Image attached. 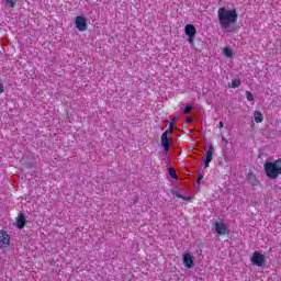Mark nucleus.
<instances>
[{"label":"nucleus","mask_w":281,"mask_h":281,"mask_svg":"<svg viewBox=\"0 0 281 281\" xmlns=\"http://www.w3.org/2000/svg\"><path fill=\"white\" fill-rule=\"evenodd\" d=\"M188 41L190 44L194 43V36H189Z\"/></svg>","instance_id":"obj_23"},{"label":"nucleus","mask_w":281,"mask_h":281,"mask_svg":"<svg viewBox=\"0 0 281 281\" xmlns=\"http://www.w3.org/2000/svg\"><path fill=\"white\" fill-rule=\"evenodd\" d=\"M16 227L18 229H23V227H25V215L23 213H20L16 218Z\"/></svg>","instance_id":"obj_12"},{"label":"nucleus","mask_w":281,"mask_h":281,"mask_svg":"<svg viewBox=\"0 0 281 281\" xmlns=\"http://www.w3.org/2000/svg\"><path fill=\"white\" fill-rule=\"evenodd\" d=\"M223 54H224V56H226L227 58H232V57L234 56V52H232V48H229V47H224Z\"/></svg>","instance_id":"obj_14"},{"label":"nucleus","mask_w":281,"mask_h":281,"mask_svg":"<svg viewBox=\"0 0 281 281\" xmlns=\"http://www.w3.org/2000/svg\"><path fill=\"white\" fill-rule=\"evenodd\" d=\"M173 131H175V120H172V122L169 124L168 135H172Z\"/></svg>","instance_id":"obj_18"},{"label":"nucleus","mask_w":281,"mask_h":281,"mask_svg":"<svg viewBox=\"0 0 281 281\" xmlns=\"http://www.w3.org/2000/svg\"><path fill=\"white\" fill-rule=\"evenodd\" d=\"M250 261L256 267H262L266 262L265 255L260 254V251H255L250 258Z\"/></svg>","instance_id":"obj_4"},{"label":"nucleus","mask_w":281,"mask_h":281,"mask_svg":"<svg viewBox=\"0 0 281 281\" xmlns=\"http://www.w3.org/2000/svg\"><path fill=\"white\" fill-rule=\"evenodd\" d=\"M8 3L9 8H14L16 5V0H5Z\"/></svg>","instance_id":"obj_19"},{"label":"nucleus","mask_w":281,"mask_h":281,"mask_svg":"<svg viewBox=\"0 0 281 281\" xmlns=\"http://www.w3.org/2000/svg\"><path fill=\"white\" fill-rule=\"evenodd\" d=\"M222 139H223V142H225V143L227 144V140H226V138H225V137H222Z\"/></svg>","instance_id":"obj_26"},{"label":"nucleus","mask_w":281,"mask_h":281,"mask_svg":"<svg viewBox=\"0 0 281 281\" xmlns=\"http://www.w3.org/2000/svg\"><path fill=\"white\" fill-rule=\"evenodd\" d=\"M186 122H188L189 124L192 123V117H187Z\"/></svg>","instance_id":"obj_24"},{"label":"nucleus","mask_w":281,"mask_h":281,"mask_svg":"<svg viewBox=\"0 0 281 281\" xmlns=\"http://www.w3.org/2000/svg\"><path fill=\"white\" fill-rule=\"evenodd\" d=\"M12 240L8 232L0 229V249H8Z\"/></svg>","instance_id":"obj_3"},{"label":"nucleus","mask_w":281,"mask_h":281,"mask_svg":"<svg viewBox=\"0 0 281 281\" xmlns=\"http://www.w3.org/2000/svg\"><path fill=\"white\" fill-rule=\"evenodd\" d=\"M164 153H170V137H168V131H165L160 138Z\"/></svg>","instance_id":"obj_6"},{"label":"nucleus","mask_w":281,"mask_h":281,"mask_svg":"<svg viewBox=\"0 0 281 281\" xmlns=\"http://www.w3.org/2000/svg\"><path fill=\"white\" fill-rule=\"evenodd\" d=\"M215 232L220 236H225V234H227V226H225V223H223V222H216L215 223Z\"/></svg>","instance_id":"obj_10"},{"label":"nucleus","mask_w":281,"mask_h":281,"mask_svg":"<svg viewBox=\"0 0 281 281\" xmlns=\"http://www.w3.org/2000/svg\"><path fill=\"white\" fill-rule=\"evenodd\" d=\"M169 176L171 177V179H177V171H175V168H169Z\"/></svg>","instance_id":"obj_17"},{"label":"nucleus","mask_w":281,"mask_h":281,"mask_svg":"<svg viewBox=\"0 0 281 281\" xmlns=\"http://www.w3.org/2000/svg\"><path fill=\"white\" fill-rule=\"evenodd\" d=\"M217 16L223 30H229V25L238 21V13L236 12V9L227 10L225 8H220Z\"/></svg>","instance_id":"obj_1"},{"label":"nucleus","mask_w":281,"mask_h":281,"mask_svg":"<svg viewBox=\"0 0 281 281\" xmlns=\"http://www.w3.org/2000/svg\"><path fill=\"white\" fill-rule=\"evenodd\" d=\"M247 181L250 186H252V188H258L260 186V181L258 180V178L256 177V173H254V171H249L247 173Z\"/></svg>","instance_id":"obj_7"},{"label":"nucleus","mask_w":281,"mask_h":281,"mask_svg":"<svg viewBox=\"0 0 281 281\" xmlns=\"http://www.w3.org/2000/svg\"><path fill=\"white\" fill-rule=\"evenodd\" d=\"M182 260L187 269H192V267H194V259L192 258V255H190V252H184L182 255Z\"/></svg>","instance_id":"obj_8"},{"label":"nucleus","mask_w":281,"mask_h":281,"mask_svg":"<svg viewBox=\"0 0 281 281\" xmlns=\"http://www.w3.org/2000/svg\"><path fill=\"white\" fill-rule=\"evenodd\" d=\"M201 179H203V175L199 173L198 175V184L199 186L201 184Z\"/></svg>","instance_id":"obj_21"},{"label":"nucleus","mask_w":281,"mask_h":281,"mask_svg":"<svg viewBox=\"0 0 281 281\" xmlns=\"http://www.w3.org/2000/svg\"><path fill=\"white\" fill-rule=\"evenodd\" d=\"M254 119H255L256 124H261V122L265 120V116H262V112L255 111Z\"/></svg>","instance_id":"obj_13"},{"label":"nucleus","mask_w":281,"mask_h":281,"mask_svg":"<svg viewBox=\"0 0 281 281\" xmlns=\"http://www.w3.org/2000/svg\"><path fill=\"white\" fill-rule=\"evenodd\" d=\"M263 170L268 179H278V177L281 176V159L266 162L263 165Z\"/></svg>","instance_id":"obj_2"},{"label":"nucleus","mask_w":281,"mask_h":281,"mask_svg":"<svg viewBox=\"0 0 281 281\" xmlns=\"http://www.w3.org/2000/svg\"><path fill=\"white\" fill-rule=\"evenodd\" d=\"M218 126H220V128H223V126H224L223 121H221V122L218 123Z\"/></svg>","instance_id":"obj_25"},{"label":"nucleus","mask_w":281,"mask_h":281,"mask_svg":"<svg viewBox=\"0 0 281 281\" xmlns=\"http://www.w3.org/2000/svg\"><path fill=\"white\" fill-rule=\"evenodd\" d=\"M190 111H192V105H187V106L183 109L184 115H188V113H190Z\"/></svg>","instance_id":"obj_20"},{"label":"nucleus","mask_w":281,"mask_h":281,"mask_svg":"<svg viewBox=\"0 0 281 281\" xmlns=\"http://www.w3.org/2000/svg\"><path fill=\"white\" fill-rule=\"evenodd\" d=\"M240 79H233L232 80V89H238V87L240 86Z\"/></svg>","instance_id":"obj_15"},{"label":"nucleus","mask_w":281,"mask_h":281,"mask_svg":"<svg viewBox=\"0 0 281 281\" xmlns=\"http://www.w3.org/2000/svg\"><path fill=\"white\" fill-rule=\"evenodd\" d=\"M184 34H187V36H196V27L192 24H187L184 26Z\"/></svg>","instance_id":"obj_11"},{"label":"nucleus","mask_w":281,"mask_h":281,"mask_svg":"<svg viewBox=\"0 0 281 281\" xmlns=\"http://www.w3.org/2000/svg\"><path fill=\"white\" fill-rule=\"evenodd\" d=\"M214 155V145H210L206 150V158L204 161V168H210V164L212 162V156Z\"/></svg>","instance_id":"obj_9"},{"label":"nucleus","mask_w":281,"mask_h":281,"mask_svg":"<svg viewBox=\"0 0 281 281\" xmlns=\"http://www.w3.org/2000/svg\"><path fill=\"white\" fill-rule=\"evenodd\" d=\"M246 100L254 102V93H251V91H246Z\"/></svg>","instance_id":"obj_16"},{"label":"nucleus","mask_w":281,"mask_h":281,"mask_svg":"<svg viewBox=\"0 0 281 281\" xmlns=\"http://www.w3.org/2000/svg\"><path fill=\"white\" fill-rule=\"evenodd\" d=\"M75 25L79 32H87V18L78 15L75 19Z\"/></svg>","instance_id":"obj_5"},{"label":"nucleus","mask_w":281,"mask_h":281,"mask_svg":"<svg viewBox=\"0 0 281 281\" xmlns=\"http://www.w3.org/2000/svg\"><path fill=\"white\" fill-rule=\"evenodd\" d=\"M5 91V88L3 87V83H0V94Z\"/></svg>","instance_id":"obj_22"}]
</instances>
